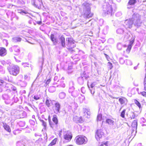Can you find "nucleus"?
I'll list each match as a JSON object with an SVG mask.
<instances>
[{
	"label": "nucleus",
	"instance_id": "nucleus-42",
	"mask_svg": "<svg viewBox=\"0 0 146 146\" xmlns=\"http://www.w3.org/2000/svg\"><path fill=\"white\" fill-rule=\"evenodd\" d=\"M14 18H15L17 20H18L19 19V17L17 16H16L14 13H12L11 19H13Z\"/></svg>",
	"mask_w": 146,
	"mask_h": 146
},
{
	"label": "nucleus",
	"instance_id": "nucleus-43",
	"mask_svg": "<svg viewBox=\"0 0 146 146\" xmlns=\"http://www.w3.org/2000/svg\"><path fill=\"white\" fill-rule=\"evenodd\" d=\"M102 115L100 113L98 114V120L100 121L102 120Z\"/></svg>",
	"mask_w": 146,
	"mask_h": 146
},
{
	"label": "nucleus",
	"instance_id": "nucleus-28",
	"mask_svg": "<svg viewBox=\"0 0 146 146\" xmlns=\"http://www.w3.org/2000/svg\"><path fill=\"white\" fill-rule=\"evenodd\" d=\"M21 40V38L19 37H15L12 38V41L14 42H20Z\"/></svg>",
	"mask_w": 146,
	"mask_h": 146
},
{
	"label": "nucleus",
	"instance_id": "nucleus-18",
	"mask_svg": "<svg viewBox=\"0 0 146 146\" xmlns=\"http://www.w3.org/2000/svg\"><path fill=\"white\" fill-rule=\"evenodd\" d=\"M7 54V50L3 47H0V56H3Z\"/></svg>",
	"mask_w": 146,
	"mask_h": 146
},
{
	"label": "nucleus",
	"instance_id": "nucleus-32",
	"mask_svg": "<svg viewBox=\"0 0 146 146\" xmlns=\"http://www.w3.org/2000/svg\"><path fill=\"white\" fill-rule=\"evenodd\" d=\"M32 143L29 141H26L23 142V146H30Z\"/></svg>",
	"mask_w": 146,
	"mask_h": 146
},
{
	"label": "nucleus",
	"instance_id": "nucleus-46",
	"mask_svg": "<svg viewBox=\"0 0 146 146\" xmlns=\"http://www.w3.org/2000/svg\"><path fill=\"white\" fill-rule=\"evenodd\" d=\"M108 68H109L110 69H111L113 67V66L112 65V64L110 62H108V65H107Z\"/></svg>",
	"mask_w": 146,
	"mask_h": 146
},
{
	"label": "nucleus",
	"instance_id": "nucleus-48",
	"mask_svg": "<svg viewBox=\"0 0 146 146\" xmlns=\"http://www.w3.org/2000/svg\"><path fill=\"white\" fill-rule=\"evenodd\" d=\"M122 44L120 43H119L117 44V48L119 50H120L122 48Z\"/></svg>",
	"mask_w": 146,
	"mask_h": 146
},
{
	"label": "nucleus",
	"instance_id": "nucleus-16",
	"mask_svg": "<svg viewBox=\"0 0 146 146\" xmlns=\"http://www.w3.org/2000/svg\"><path fill=\"white\" fill-rule=\"evenodd\" d=\"M50 39L54 45L56 44L58 42L57 38L56 37H55L53 34H52L51 35Z\"/></svg>",
	"mask_w": 146,
	"mask_h": 146
},
{
	"label": "nucleus",
	"instance_id": "nucleus-9",
	"mask_svg": "<svg viewBox=\"0 0 146 146\" xmlns=\"http://www.w3.org/2000/svg\"><path fill=\"white\" fill-rule=\"evenodd\" d=\"M133 24V23L131 19L129 18L128 19H126L125 21L124 26L127 29L128 28L131 29L132 28Z\"/></svg>",
	"mask_w": 146,
	"mask_h": 146
},
{
	"label": "nucleus",
	"instance_id": "nucleus-55",
	"mask_svg": "<svg viewBox=\"0 0 146 146\" xmlns=\"http://www.w3.org/2000/svg\"><path fill=\"white\" fill-rule=\"evenodd\" d=\"M33 98L36 100H37L39 99L40 97L37 95H35L34 96Z\"/></svg>",
	"mask_w": 146,
	"mask_h": 146
},
{
	"label": "nucleus",
	"instance_id": "nucleus-4",
	"mask_svg": "<svg viewBox=\"0 0 146 146\" xmlns=\"http://www.w3.org/2000/svg\"><path fill=\"white\" fill-rule=\"evenodd\" d=\"M133 24L137 28L141 26L142 23L141 20V16L138 13H134L132 15V17L131 19Z\"/></svg>",
	"mask_w": 146,
	"mask_h": 146
},
{
	"label": "nucleus",
	"instance_id": "nucleus-21",
	"mask_svg": "<svg viewBox=\"0 0 146 146\" xmlns=\"http://www.w3.org/2000/svg\"><path fill=\"white\" fill-rule=\"evenodd\" d=\"M55 102L54 101H51L48 99H46V104L48 107H49L51 106V104H53Z\"/></svg>",
	"mask_w": 146,
	"mask_h": 146
},
{
	"label": "nucleus",
	"instance_id": "nucleus-64",
	"mask_svg": "<svg viewBox=\"0 0 146 146\" xmlns=\"http://www.w3.org/2000/svg\"><path fill=\"white\" fill-rule=\"evenodd\" d=\"M134 42V40H132L131 41H130L129 42V44H131V45L133 44V42Z\"/></svg>",
	"mask_w": 146,
	"mask_h": 146
},
{
	"label": "nucleus",
	"instance_id": "nucleus-12",
	"mask_svg": "<svg viewBox=\"0 0 146 146\" xmlns=\"http://www.w3.org/2000/svg\"><path fill=\"white\" fill-rule=\"evenodd\" d=\"M72 137V134L69 131H68L64 135V138L68 141H70Z\"/></svg>",
	"mask_w": 146,
	"mask_h": 146
},
{
	"label": "nucleus",
	"instance_id": "nucleus-13",
	"mask_svg": "<svg viewBox=\"0 0 146 146\" xmlns=\"http://www.w3.org/2000/svg\"><path fill=\"white\" fill-rule=\"evenodd\" d=\"M2 97L3 99L5 100V102L6 104H8L11 103V100L7 95H3Z\"/></svg>",
	"mask_w": 146,
	"mask_h": 146
},
{
	"label": "nucleus",
	"instance_id": "nucleus-3",
	"mask_svg": "<svg viewBox=\"0 0 146 146\" xmlns=\"http://www.w3.org/2000/svg\"><path fill=\"white\" fill-rule=\"evenodd\" d=\"M7 69L10 74L14 76H16L20 72V68L18 66L12 64L11 63L9 66H7Z\"/></svg>",
	"mask_w": 146,
	"mask_h": 146
},
{
	"label": "nucleus",
	"instance_id": "nucleus-41",
	"mask_svg": "<svg viewBox=\"0 0 146 146\" xmlns=\"http://www.w3.org/2000/svg\"><path fill=\"white\" fill-rule=\"evenodd\" d=\"M132 47V45L131 44H129L128 46L127 49L126 50V51L128 53H129Z\"/></svg>",
	"mask_w": 146,
	"mask_h": 146
},
{
	"label": "nucleus",
	"instance_id": "nucleus-31",
	"mask_svg": "<svg viewBox=\"0 0 146 146\" xmlns=\"http://www.w3.org/2000/svg\"><path fill=\"white\" fill-rule=\"evenodd\" d=\"M57 140V138H55L48 145L49 146H54V145L56 144Z\"/></svg>",
	"mask_w": 146,
	"mask_h": 146
},
{
	"label": "nucleus",
	"instance_id": "nucleus-36",
	"mask_svg": "<svg viewBox=\"0 0 146 146\" xmlns=\"http://www.w3.org/2000/svg\"><path fill=\"white\" fill-rule=\"evenodd\" d=\"M25 122L24 121H20L18 123L19 126L21 127H24L25 125Z\"/></svg>",
	"mask_w": 146,
	"mask_h": 146
},
{
	"label": "nucleus",
	"instance_id": "nucleus-14",
	"mask_svg": "<svg viewBox=\"0 0 146 146\" xmlns=\"http://www.w3.org/2000/svg\"><path fill=\"white\" fill-rule=\"evenodd\" d=\"M119 101L121 105H123L122 107L124 105H126L127 103V100L124 97L120 98L119 99Z\"/></svg>",
	"mask_w": 146,
	"mask_h": 146
},
{
	"label": "nucleus",
	"instance_id": "nucleus-23",
	"mask_svg": "<svg viewBox=\"0 0 146 146\" xmlns=\"http://www.w3.org/2000/svg\"><path fill=\"white\" fill-rule=\"evenodd\" d=\"M83 79L85 80L89 78V75L88 73L84 71L82 74L80 76Z\"/></svg>",
	"mask_w": 146,
	"mask_h": 146
},
{
	"label": "nucleus",
	"instance_id": "nucleus-33",
	"mask_svg": "<svg viewBox=\"0 0 146 146\" xmlns=\"http://www.w3.org/2000/svg\"><path fill=\"white\" fill-rule=\"evenodd\" d=\"M48 90L50 92H53L56 90L55 87L53 86H50L49 87Z\"/></svg>",
	"mask_w": 146,
	"mask_h": 146
},
{
	"label": "nucleus",
	"instance_id": "nucleus-49",
	"mask_svg": "<svg viewBox=\"0 0 146 146\" xmlns=\"http://www.w3.org/2000/svg\"><path fill=\"white\" fill-rule=\"evenodd\" d=\"M22 65L24 67H26L28 66V65H29V63L28 62L26 63H22Z\"/></svg>",
	"mask_w": 146,
	"mask_h": 146
},
{
	"label": "nucleus",
	"instance_id": "nucleus-15",
	"mask_svg": "<svg viewBox=\"0 0 146 146\" xmlns=\"http://www.w3.org/2000/svg\"><path fill=\"white\" fill-rule=\"evenodd\" d=\"M73 120L76 123H82L83 121V119L81 117H78L77 116L74 117Z\"/></svg>",
	"mask_w": 146,
	"mask_h": 146
},
{
	"label": "nucleus",
	"instance_id": "nucleus-34",
	"mask_svg": "<svg viewBox=\"0 0 146 146\" xmlns=\"http://www.w3.org/2000/svg\"><path fill=\"white\" fill-rule=\"evenodd\" d=\"M72 96L74 97H76L78 96V93L77 91H73L72 92H71Z\"/></svg>",
	"mask_w": 146,
	"mask_h": 146
},
{
	"label": "nucleus",
	"instance_id": "nucleus-56",
	"mask_svg": "<svg viewBox=\"0 0 146 146\" xmlns=\"http://www.w3.org/2000/svg\"><path fill=\"white\" fill-rule=\"evenodd\" d=\"M42 140V138L40 137L38 140L36 141V142L37 143H39V142H41Z\"/></svg>",
	"mask_w": 146,
	"mask_h": 146
},
{
	"label": "nucleus",
	"instance_id": "nucleus-54",
	"mask_svg": "<svg viewBox=\"0 0 146 146\" xmlns=\"http://www.w3.org/2000/svg\"><path fill=\"white\" fill-rule=\"evenodd\" d=\"M23 75L20 74L19 75L18 77L17 78L18 79V80H21V79H23Z\"/></svg>",
	"mask_w": 146,
	"mask_h": 146
},
{
	"label": "nucleus",
	"instance_id": "nucleus-50",
	"mask_svg": "<svg viewBox=\"0 0 146 146\" xmlns=\"http://www.w3.org/2000/svg\"><path fill=\"white\" fill-rule=\"evenodd\" d=\"M29 122L31 125H34L35 124V122L33 120H30L29 121Z\"/></svg>",
	"mask_w": 146,
	"mask_h": 146
},
{
	"label": "nucleus",
	"instance_id": "nucleus-11",
	"mask_svg": "<svg viewBox=\"0 0 146 146\" xmlns=\"http://www.w3.org/2000/svg\"><path fill=\"white\" fill-rule=\"evenodd\" d=\"M104 135V133L102 130L101 129L98 130L95 135V137L97 140H98L102 138Z\"/></svg>",
	"mask_w": 146,
	"mask_h": 146
},
{
	"label": "nucleus",
	"instance_id": "nucleus-59",
	"mask_svg": "<svg viewBox=\"0 0 146 146\" xmlns=\"http://www.w3.org/2000/svg\"><path fill=\"white\" fill-rule=\"evenodd\" d=\"M96 83L95 82H93L90 85V87L91 88H93V87L95 86Z\"/></svg>",
	"mask_w": 146,
	"mask_h": 146
},
{
	"label": "nucleus",
	"instance_id": "nucleus-39",
	"mask_svg": "<svg viewBox=\"0 0 146 146\" xmlns=\"http://www.w3.org/2000/svg\"><path fill=\"white\" fill-rule=\"evenodd\" d=\"M23 141H18L17 143V146H23Z\"/></svg>",
	"mask_w": 146,
	"mask_h": 146
},
{
	"label": "nucleus",
	"instance_id": "nucleus-24",
	"mask_svg": "<svg viewBox=\"0 0 146 146\" xmlns=\"http://www.w3.org/2000/svg\"><path fill=\"white\" fill-rule=\"evenodd\" d=\"M3 126L5 129L8 132H10L11 131L9 126L5 123H3Z\"/></svg>",
	"mask_w": 146,
	"mask_h": 146
},
{
	"label": "nucleus",
	"instance_id": "nucleus-26",
	"mask_svg": "<svg viewBox=\"0 0 146 146\" xmlns=\"http://www.w3.org/2000/svg\"><path fill=\"white\" fill-rule=\"evenodd\" d=\"M17 83L22 87H25L27 85L26 83L25 82L22 81V80H19L18 81Z\"/></svg>",
	"mask_w": 146,
	"mask_h": 146
},
{
	"label": "nucleus",
	"instance_id": "nucleus-20",
	"mask_svg": "<svg viewBox=\"0 0 146 146\" xmlns=\"http://www.w3.org/2000/svg\"><path fill=\"white\" fill-rule=\"evenodd\" d=\"M133 131L136 130L137 129V122L136 120H134L132 123Z\"/></svg>",
	"mask_w": 146,
	"mask_h": 146
},
{
	"label": "nucleus",
	"instance_id": "nucleus-58",
	"mask_svg": "<svg viewBox=\"0 0 146 146\" xmlns=\"http://www.w3.org/2000/svg\"><path fill=\"white\" fill-rule=\"evenodd\" d=\"M42 136V135L40 133H36L35 134V136L36 137H37L38 136H39V137H41Z\"/></svg>",
	"mask_w": 146,
	"mask_h": 146
},
{
	"label": "nucleus",
	"instance_id": "nucleus-57",
	"mask_svg": "<svg viewBox=\"0 0 146 146\" xmlns=\"http://www.w3.org/2000/svg\"><path fill=\"white\" fill-rule=\"evenodd\" d=\"M135 103L139 108H140L141 104L139 102L137 101H136V102H135Z\"/></svg>",
	"mask_w": 146,
	"mask_h": 146
},
{
	"label": "nucleus",
	"instance_id": "nucleus-60",
	"mask_svg": "<svg viewBox=\"0 0 146 146\" xmlns=\"http://www.w3.org/2000/svg\"><path fill=\"white\" fill-rule=\"evenodd\" d=\"M90 91L91 93L93 95L95 93L94 89L93 88H91V89H90Z\"/></svg>",
	"mask_w": 146,
	"mask_h": 146
},
{
	"label": "nucleus",
	"instance_id": "nucleus-1",
	"mask_svg": "<svg viewBox=\"0 0 146 146\" xmlns=\"http://www.w3.org/2000/svg\"><path fill=\"white\" fill-rule=\"evenodd\" d=\"M103 10L105 13L111 15L114 13L116 9L115 5L114 3H110V4L107 2H104L102 5Z\"/></svg>",
	"mask_w": 146,
	"mask_h": 146
},
{
	"label": "nucleus",
	"instance_id": "nucleus-53",
	"mask_svg": "<svg viewBox=\"0 0 146 146\" xmlns=\"http://www.w3.org/2000/svg\"><path fill=\"white\" fill-rule=\"evenodd\" d=\"M40 121L42 122V125L44 127H46V123L43 120H41Z\"/></svg>",
	"mask_w": 146,
	"mask_h": 146
},
{
	"label": "nucleus",
	"instance_id": "nucleus-22",
	"mask_svg": "<svg viewBox=\"0 0 146 146\" xmlns=\"http://www.w3.org/2000/svg\"><path fill=\"white\" fill-rule=\"evenodd\" d=\"M59 40L61 41L62 46L63 47H65V38L62 36H61L59 38Z\"/></svg>",
	"mask_w": 146,
	"mask_h": 146
},
{
	"label": "nucleus",
	"instance_id": "nucleus-63",
	"mask_svg": "<svg viewBox=\"0 0 146 146\" xmlns=\"http://www.w3.org/2000/svg\"><path fill=\"white\" fill-rule=\"evenodd\" d=\"M51 81V80L50 79H49L48 80H47L46 82V84H49L50 82Z\"/></svg>",
	"mask_w": 146,
	"mask_h": 146
},
{
	"label": "nucleus",
	"instance_id": "nucleus-52",
	"mask_svg": "<svg viewBox=\"0 0 146 146\" xmlns=\"http://www.w3.org/2000/svg\"><path fill=\"white\" fill-rule=\"evenodd\" d=\"M81 92L83 93L84 94L85 92V88L84 87H82L81 89Z\"/></svg>",
	"mask_w": 146,
	"mask_h": 146
},
{
	"label": "nucleus",
	"instance_id": "nucleus-10",
	"mask_svg": "<svg viewBox=\"0 0 146 146\" xmlns=\"http://www.w3.org/2000/svg\"><path fill=\"white\" fill-rule=\"evenodd\" d=\"M54 103L55 104V106L53 107V110L55 113L57 114L60 113V105L58 102H54Z\"/></svg>",
	"mask_w": 146,
	"mask_h": 146
},
{
	"label": "nucleus",
	"instance_id": "nucleus-35",
	"mask_svg": "<svg viewBox=\"0 0 146 146\" xmlns=\"http://www.w3.org/2000/svg\"><path fill=\"white\" fill-rule=\"evenodd\" d=\"M84 80L81 77H79L78 79V81L79 84H82L84 83Z\"/></svg>",
	"mask_w": 146,
	"mask_h": 146
},
{
	"label": "nucleus",
	"instance_id": "nucleus-45",
	"mask_svg": "<svg viewBox=\"0 0 146 146\" xmlns=\"http://www.w3.org/2000/svg\"><path fill=\"white\" fill-rule=\"evenodd\" d=\"M135 0H130L129 2V3L130 5H132L135 3Z\"/></svg>",
	"mask_w": 146,
	"mask_h": 146
},
{
	"label": "nucleus",
	"instance_id": "nucleus-40",
	"mask_svg": "<svg viewBox=\"0 0 146 146\" xmlns=\"http://www.w3.org/2000/svg\"><path fill=\"white\" fill-rule=\"evenodd\" d=\"M125 111L126 110L124 109L121 113L120 116L123 118H124L125 117Z\"/></svg>",
	"mask_w": 146,
	"mask_h": 146
},
{
	"label": "nucleus",
	"instance_id": "nucleus-19",
	"mask_svg": "<svg viewBox=\"0 0 146 146\" xmlns=\"http://www.w3.org/2000/svg\"><path fill=\"white\" fill-rule=\"evenodd\" d=\"M5 86V87L8 88L9 86H11L10 84H6V83L3 80L0 79V86Z\"/></svg>",
	"mask_w": 146,
	"mask_h": 146
},
{
	"label": "nucleus",
	"instance_id": "nucleus-2",
	"mask_svg": "<svg viewBox=\"0 0 146 146\" xmlns=\"http://www.w3.org/2000/svg\"><path fill=\"white\" fill-rule=\"evenodd\" d=\"M83 5L84 7L83 8L84 17L86 19L92 17L93 14L91 13V9L89 3L85 2L83 4Z\"/></svg>",
	"mask_w": 146,
	"mask_h": 146
},
{
	"label": "nucleus",
	"instance_id": "nucleus-25",
	"mask_svg": "<svg viewBox=\"0 0 146 146\" xmlns=\"http://www.w3.org/2000/svg\"><path fill=\"white\" fill-rule=\"evenodd\" d=\"M12 49L14 51L17 52V55L20 52V50L19 47L17 46H14L12 47Z\"/></svg>",
	"mask_w": 146,
	"mask_h": 146
},
{
	"label": "nucleus",
	"instance_id": "nucleus-29",
	"mask_svg": "<svg viewBox=\"0 0 146 146\" xmlns=\"http://www.w3.org/2000/svg\"><path fill=\"white\" fill-rule=\"evenodd\" d=\"M106 123H108V124L113 125H114V121L110 119H107L106 120Z\"/></svg>",
	"mask_w": 146,
	"mask_h": 146
},
{
	"label": "nucleus",
	"instance_id": "nucleus-7",
	"mask_svg": "<svg viewBox=\"0 0 146 146\" xmlns=\"http://www.w3.org/2000/svg\"><path fill=\"white\" fill-rule=\"evenodd\" d=\"M66 41H67V45L69 49H72L76 46L75 41L72 38L68 37L66 38Z\"/></svg>",
	"mask_w": 146,
	"mask_h": 146
},
{
	"label": "nucleus",
	"instance_id": "nucleus-51",
	"mask_svg": "<svg viewBox=\"0 0 146 146\" xmlns=\"http://www.w3.org/2000/svg\"><path fill=\"white\" fill-rule=\"evenodd\" d=\"M135 114L133 113H132L130 115V118L131 119H134L135 118Z\"/></svg>",
	"mask_w": 146,
	"mask_h": 146
},
{
	"label": "nucleus",
	"instance_id": "nucleus-61",
	"mask_svg": "<svg viewBox=\"0 0 146 146\" xmlns=\"http://www.w3.org/2000/svg\"><path fill=\"white\" fill-rule=\"evenodd\" d=\"M78 55L77 54L76 55L72 57V58L73 59H78V60H80V58H78Z\"/></svg>",
	"mask_w": 146,
	"mask_h": 146
},
{
	"label": "nucleus",
	"instance_id": "nucleus-62",
	"mask_svg": "<svg viewBox=\"0 0 146 146\" xmlns=\"http://www.w3.org/2000/svg\"><path fill=\"white\" fill-rule=\"evenodd\" d=\"M141 94L143 96L146 97V92H142L141 93Z\"/></svg>",
	"mask_w": 146,
	"mask_h": 146
},
{
	"label": "nucleus",
	"instance_id": "nucleus-8",
	"mask_svg": "<svg viewBox=\"0 0 146 146\" xmlns=\"http://www.w3.org/2000/svg\"><path fill=\"white\" fill-rule=\"evenodd\" d=\"M31 3L32 5L38 8L43 5L42 0H31Z\"/></svg>",
	"mask_w": 146,
	"mask_h": 146
},
{
	"label": "nucleus",
	"instance_id": "nucleus-5",
	"mask_svg": "<svg viewBox=\"0 0 146 146\" xmlns=\"http://www.w3.org/2000/svg\"><path fill=\"white\" fill-rule=\"evenodd\" d=\"M76 143L78 145H82L86 143L87 141L86 137L83 136H78L75 138Z\"/></svg>",
	"mask_w": 146,
	"mask_h": 146
},
{
	"label": "nucleus",
	"instance_id": "nucleus-30",
	"mask_svg": "<svg viewBox=\"0 0 146 146\" xmlns=\"http://www.w3.org/2000/svg\"><path fill=\"white\" fill-rule=\"evenodd\" d=\"M66 96V94L64 92H60L59 95V98L61 99H64L65 97Z\"/></svg>",
	"mask_w": 146,
	"mask_h": 146
},
{
	"label": "nucleus",
	"instance_id": "nucleus-17",
	"mask_svg": "<svg viewBox=\"0 0 146 146\" xmlns=\"http://www.w3.org/2000/svg\"><path fill=\"white\" fill-rule=\"evenodd\" d=\"M56 84H58L56 86L57 87L64 88L65 86V84L64 83L63 81L61 80H60L58 83L56 82Z\"/></svg>",
	"mask_w": 146,
	"mask_h": 146
},
{
	"label": "nucleus",
	"instance_id": "nucleus-27",
	"mask_svg": "<svg viewBox=\"0 0 146 146\" xmlns=\"http://www.w3.org/2000/svg\"><path fill=\"white\" fill-rule=\"evenodd\" d=\"M116 32L117 34L122 35L124 33V30L123 29L120 28L118 29Z\"/></svg>",
	"mask_w": 146,
	"mask_h": 146
},
{
	"label": "nucleus",
	"instance_id": "nucleus-44",
	"mask_svg": "<svg viewBox=\"0 0 146 146\" xmlns=\"http://www.w3.org/2000/svg\"><path fill=\"white\" fill-rule=\"evenodd\" d=\"M74 89L75 88L73 86H71L69 88V92L70 93H71L73 92V91H74Z\"/></svg>",
	"mask_w": 146,
	"mask_h": 146
},
{
	"label": "nucleus",
	"instance_id": "nucleus-37",
	"mask_svg": "<svg viewBox=\"0 0 146 146\" xmlns=\"http://www.w3.org/2000/svg\"><path fill=\"white\" fill-rule=\"evenodd\" d=\"M54 84H56V82L58 83L60 81L58 76H55L54 77Z\"/></svg>",
	"mask_w": 146,
	"mask_h": 146
},
{
	"label": "nucleus",
	"instance_id": "nucleus-47",
	"mask_svg": "<svg viewBox=\"0 0 146 146\" xmlns=\"http://www.w3.org/2000/svg\"><path fill=\"white\" fill-rule=\"evenodd\" d=\"M119 62L121 64H123L125 62V61H124L122 58H119Z\"/></svg>",
	"mask_w": 146,
	"mask_h": 146
},
{
	"label": "nucleus",
	"instance_id": "nucleus-6",
	"mask_svg": "<svg viewBox=\"0 0 146 146\" xmlns=\"http://www.w3.org/2000/svg\"><path fill=\"white\" fill-rule=\"evenodd\" d=\"M52 120L55 124H51L49 122V124L51 127L54 130H56L57 129V124L58 123V119L57 116L56 115H54L53 116Z\"/></svg>",
	"mask_w": 146,
	"mask_h": 146
},
{
	"label": "nucleus",
	"instance_id": "nucleus-38",
	"mask_svg": "<svg viewBox=\"0 0 146 146\" xmlns=\"http://www.w3.org/2000/svg\"><path fill=\"white\" fill-rule=\"evenodd\" d=\"M125 63L127 65H131L132 64V62L131 61L129 60H127L125 61Z\"/></svg>",
	"mask_w": 146,
	"mask_h": 146
}]
</instances>
